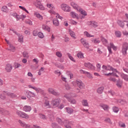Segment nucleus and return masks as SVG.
<instances>
[{
  "label": "nucleus",
  "instance_id": "obj_1",
  "mask_svg": "<svg viewBox=\"0 0 128 128\" xmlns=\"http://www.w3.org/2000/svg\"><path fill=\"white\" fill-rule=\"evenodd\" d=\"M56 120L58 122L59 124H60L61 126H64L65 128H66L68 126H70V124H74V122L72 121H68L67 120H64V122H62V120L60 118H57Z\"/></svg>",
  "mask_w": 128,
  "mask_h": 128
},
{
  "label": "nucleus",
  "instance_id": "obj_2",
  "mask_svg": "<svg viewBox=\"0 0 128 128\" xmlns=\"http://www.w3.org/2000/svg\"><path fill=\"white\" fill-rule=\"evenodd\" d=\"M29 88H32L33 90H34L37 92V94H38V92H40L42 94H44V90H42V88H36V86H32V85H28Z\"/></svg>",
  "mask_w": 128,
  "mask_h": 128
},
{
  "label": "nucleus",
  "instance_id": "obj_3",
  "mask_svg": "<svg viewBox=\"0 0 128 128\" xmlns=\"http://www.w3.org/2000/svg\"><path fill=\"white\" fill-rule=\"evenodd\" d=\"M42 0H36V2L34 4V6L37 8H40L41 10H44V7L42 4Z\"/></svg>",
  "mask_w": 128,
  "mask_h": 128
},
{
  "label": "nucleus",
  "instance_id": "obj_4",
  "mask_svg": "<svg viewBox=\"0 0 128 128\" xmlns=\"http://www.w3.org/2000/svg\"><path fill=\"white\" fill-rule=\"evenodd\" d=\"M61 8L64 10V12H70V7L68 6V5L64 4H61Z\"/></svg>",
  "mask_w": 128,
  "mask_h": 128
},
{
  "label": "nucleus",
  "instance_id": "obj_5",
  "mask_svg": "<svg viewBox=\"0 0 128 128\" xmlns=\"http://www.w3.org/2000/svg\"><path fill=\"white\" fill-rule=\"evenodd\" d=\"M16 114L18 116H20V118H28L29 116L28 115L22 111L18 110L16 112Z\"/></svg>",
  "mask_w": 128,
  "mask_h": 128
},
{
  "label": "nucleus",
  "instance_id": "obj_6",
  "mask_svg": "<svg viewBox=\"0 0 128 128\" xmlns=\"http://www.w3.org/2000/svg\"><path fill=\"white\" fill-rule=\"evenodd\" d=\"M48 92L51 94H53L54 96H60V92L56 91V90H54L52 88H48Z\"/></svg>",
  "mask_w": 128,
  "mask_h": 128
},
{
  "label": "nucleus",
  "instance_id": "obj_7",
  "mask_svg": "<svg viewBox=\"0 0 128 128\" xmlns=\"http://www.w3.org/2000/svg\"><path fill=\"white\" fill-rule=\"evenodd\" d=\"M128 50V44L126 42H125L124 44L122 47V54H124V56H126V50Z\"/></svg>",
  "mask_w": 128,
  "mask_h": 128
},
{
  "label": "nucleus",
  "instance_id": "obj_8",
  "mask_svg": "<svg viewBox=\"0 0 128 128\" xmlns=\"http://www.w3.org/2000/svg\"><path fill=\"white\" fill-rule=\"evenodd\" d=\"M84 66L86 68H87L89 70H96V66H94V65L90 62H86L84 64Z\"/></svg>",
  "mask_w": 128,
  "mask_h": 128
},
{
  "label": "nucleus",
  "instance_id": "obj_9",
  "mask_svg": "<svg viewBox=\"0 0 128 128\" xmlns=\"http://www.w3.org/2000/svg\"><path fill=\"white\" fill-rule=\"evenodd\" d=\"M60 104V99H54L52 101L51 104L54 106H58Z\"/></svg>",
  "mask_w": 128,
  "mask_h": 128
},
{
  "label": "nucleus",
  "instance_id": "obj_10",
  "mask_svg": "<svg viewBox=\"0 0 128 128\" xmlns=\"http://www.w3.org/2000/svg\"><path fill=\"white\" fill-rule=\"evenodd\" d=\"M76 84H77L78 88H80V90H84V82H82V80H76Z\"/></svg>",
  "mask_w": 128,
  "mask_h": 128
},
{
  "label": "nucleus",
  "instance_id": "obj_11",
  "mask_svg": "<svg viewBox=\"0 0 128 128\" xmlns=\"http://www.w3.org/2000/svg\"><path fill=\"white\" fill-rule=\"evenodd\" d=\"M80 41L82 44H83L84 46V48H86L87 49L90 48V45L88 42V41H86V40L82 38Z\"/></svg>",
  "mask_w": 128,
  "mask_h": 128
},
{
  "label": "nucleus",
  "instance_id": "obj_12",
  "mask_svg": "<svg viewBox=\"0 0 128 128\" xmlns=\"http://www.w3.org/2000/svg\"><path fill=\"white\" fill-rule=\"evenodd\" d=\"M102 68L105 70H112L114 71V68H112L110 65H108L107 66L103 65L102 66Z\"/></svg>",
  "mask_w": 128,
  "mask_h": 128
},
{
  "label": "nucleus",
  "instance_id": "obj_13",
  "mask_svg": "<svg viewBox=\"0 0 128 128\" xmlns=\"http://www.w3.org/2000/svg\"><path fill=\"white\" fill-rule=\"evenodd\" d=\"M4 92L8 96H10V98H16V95L14 93H12L10 92L4 91Z\"/></svg>",
  "mask_w": 128,
  "mask_h": 128
},
{
  "label": "nucleus",
  "instance_id": "obj_14",
  "mask_svg": "<svg viewBox=\"0 0 128 128\" xmlns=\"http://www.w3.org/2000/svg\"><path fill=\"white\" fill-rule=\"evenodd\" d=\"M18 122L20 124L21 126H23V128H30V126L29 124H26L24 122H22L21 120H18Z\"/></svg>",
  "mask_w": 128,
  "mask_h": 128
},
{
  "label": "nucleus",
  "instance_id": "obj_15",
  "mask_svg": "<svg viewBox=\"0 0 128 128\" xmlns=\"http://www.w3.org/2000/svg\"><path fill=\"white\" fill-rule=\"evenodd\" d=\"M12 70V66L10 64H7L6 66V70L8 72H10Z\"/></svg>",
  "mask_w": 128,
  "mask_h": 128
},
{
  "label": "nucleus",
  "instance_id": "obj_16",
  "mask_svg": "<svg viewBox=\"0 0 128 128\" xmlns=\"http://www.w3.org/2000/svg\"><path fill=\"white\" fill-rule=\"evenodd\" d=\"M70 5L75 10H80V6H78V4H76V2H72L70 3Z\"/></svg>",
  "mask_w": 128,
  "mask_h": 128
},
{
  "label": "nucleus",
  "instance_id": "obj_17",
  "mask_svg": "<svg viewBox=\"0 0 128 128\" xmlns=\"http://www.w3.org/2000/svg\"><path fill=\"white\" fill-rule=\"evenodd\" d=\"M116 86H117L118 88H122V80L120 79L118 80L116 82Z\"/></svg>",
  "mask_w": 128,
  "mask_h": 128
},
{
  "label": "nucleus",
  "instance_id": "obj_18",
  "mask_svg": "<svg viewBox=\"0 0 128 128\" xmlns=\"http://www.w3.org/2000/svg\"><path fill=\"white\" fill-rule=\"evenodd\" d=\"M126 22V21L124 20V22L120 20H118L117 22L120 28H124V22Z\"/></svg>",
  "mask_w": 128,
  "mask_h": 128
},
{
  "label": "nucleus",
  "instance_id": "obj_19",
  "mask_svg": "<svg viewBox=\"0 0 128 128\" xmlns=\"http://www.w3.org/2000/svg\"><path fill=\"white\" fill-rule=\"evenodd\" d=\"M42 30H47L48 32H50V28L48 27L46 24H42Z\"/></svg>",
  "mask_w": 128,
  "mask_h": 128
},
{
  "label": "nucleus",
  "instance_id": "obj_20",
  "mask_svg": "<svg viewBox=\"0 0 128 128\" xmlns=\"http://www.w3.org/2000/svg\"><path fill=\"white\" fill-rule=\"evenodd\" d=\"M23 110L24 112H30V110H32V108L29 106H25Z\"/></svg>",
  "mask_w": 128,
  "mask_h": 128
},
{
  "label": "nucleus",
  "instance_id": "obj_21",
  "mask_svg": "<svg viewBox=\"0 0 128 128\" xmlns=\"http://www.w3.org/2000/svg\"><path fill=\"white\" fill-rule=\"evenodd\" d=\"M26 94L30 96V98H36V94L30 91H26Z\"/></svg>",
  "mask_w": 128,
  "mask_h": 128
},
{
  "label": "nucleus",
  "instance_id": "obj_22",
  "mask_svg": "<svg viewBox=\"0 0 128 128\" xmlns=\"http://www.w3.org/2000/svg\"><path fill=\"white\" fill-rule=\"evenodd\" d=\"M71 16L72 18H77V20H80V18L78 16L76 12H70Z\"/></svg>",
  "mask_w": 128,
  "mask_h": 128
},
{
  "label": "nucleus",
  "instance_id": "obj_23",
  "mask_svg": "<svg viewBox=\"0 0 128 128\" xmlns=\"http://www.w3.org/2000/svg\"><path fill=\"white\" fill-rule=\"evenodd\" d=\"M66 112H68L70 114H72V112H74V110H72V108L66 107Z\"/></svg>",
  "mask_w": 128,
  "mask_h": 128
},
{
  "label": "nucleus",
  "instance_id": "obj_24",
  "mask_svg": "<svg viewBox=\"0 0 128 128\" xmlns=\"http://www.w3.org/2000/svg\"><path fill=\"white\" fill-rule=\"evenodd\" d=\"M90 24L91 26H92L94 28H98V22L94 21H90Z\"/></svg>",
  "mask_w": 128,
  "mask_h": 128
},
{
  "label": "nucleus",
  "instance_id": "obj_25",
  "mask_svg": "<svg viewBox=\"0 0 128 128\" xmlns=\"http://www.w3.org/2000/svg\"><path fill=\"white\" fill-rule=\"evenodd\" d=\"M121 77L122 78H124V80H126V82H128V76L122 73V74H121Z\"/></svg>",
  "mask_w": 128,
  "mask_h": 128
},
{
  "label": "nucleus",
  "instance_id": "obj_26",
  "mask_svg": "<svg viewBox=\"0 0 128 128\" xmlns=\"http://www.w3.org/2000/svg\"><path fill=\"white\" fill-rule=\"evenodd\" d=\"M104 86H101L97 89V92L100 94L102 92H104Z\"/></svg>",
  "mask_w": 128,
  "mask_h": 128
},
{
  "label": "nucleus",
  "instance_id": "obj_27",
  "mask_svg": "<svg viewBox=\"0 0 128 128\" xmlns=\"http://www.w3.org/2000/svg\"><path fill=\"white\" fill-rule=\"evenodd\" d=\"M0 112H2V114H10V112L4 108H1V110H0Z\"/></svg>",
  "mask_w": 128,
  "mask_h": 128
},
{
  "label": "nucleus",
  "instance_id": "obj_28",
  "mask_svg": "<svg viewBox=\"0 0 128 128\" xmlns=\"http://www.w3.org/2000/svg\"><path fill=\"white\" fill-rule=\"evenodd\" d=\"M69 34L70 36L74 38V40H76V34H74V32L72 30H69Z\"/></svg>",
  "mask_w": 128,
  "mask_h": 128
},
{
  "label": "nucleus",
  "instance_id": "obj_29",
  "mask_svg": "<svg viewBox=\"0 0 128 128\" xmlns=\"http://www.w3.org/2000/svg\"><path fill=\"white\" fill-rule=\"evenodd\" d=\"M82 104L84 106H88V100H82Z\"/></svg>",
  "mask_w": 128,
  "mask_h": 128
},
{
  "label": "nucleus",
  "instance_id": "obj_30",
  "mask_svg": "<svg viewBox=\"0 0 128 128\" xmlns=\"http://www.w3.org/2000/svg\"><path fill=\"white\" fill-rule=\"evenodd\" d=\"M53 24L56 26H58V18H54L53 20Z\"/></svg>",
  "mask_w": 128,
  "mask_h": 128
},
{
  "label": "nucleus",
  "instance_id": "obj_31",
  "mask_svg": "<svg viewBox=\"0 0 128 128\" xmlns=\"http://www.w3.org/2000/svg\"><path fill=\"white\" fill-rule=\"evenodd\" d=\"M78 12H80V14H83L84 16H86L87 15L86 13V11L80 8V9L78 10Z\"/></svg>",
  "mask_w": 128,
  "mask_h": 128
},
{
  "label": "nucleus",
  "instance_id": "obj_32",
  "mask_svg": "<svg viewBox=\"0 0 128 128\" xmlns=\"http://www.w3.org/2000/svg\"><path fill=\"white\" fill-rule=\"evenodd\" d=\"M100 40L102 42H103L104 44H108V40L104 38L101 36Z\"/></svg>",
  "mask_w": 128,
  "mask_h": 128
},
{
  "label": "nucleus",
  "instance_id": "obj_33",
  "mask_svg": "<svg viewBox=\"0 0 128 128\" xmlns=\"http://www.w3.org/2000/svg\"><path fill=\"white\" fill-rule=\"evenodd\" d=\"M64 98H66V100H68V101H69L72 98V96H70V95L68 94H65L64 95Z\"/></svg>",
  "mask_w": 128,
  "mask_h": 128
},
{
  "label": "nucleus",
  "instance_id": "obj_34",
  "mask_svg": "<svg viewBox=\"0 0 128 128\" xmlns=\"http://www.w3.org/2000/svg\"><path fill=\"white\" fill-rule=\"evenodd\" d=\"M3 92H4V91H3ZM4 92L0 94V98L1 100H6V97L5 96L6 94Z\"/></svg>",
  "mask_w": 128,
  "mask_h": 128
},
{
  "label": "nucleus",
  "instance_id": "obj_35",
  "mask_svg": "<svg viewBox=\"0 0 128 128\" xmlns=\"http://www.w3.org/2000/svg\"><path fill=\"white\" fill-rule=\"evenodd\" d=\"M2 12H8V7L6 6H4L2 8Z\"/></svg>",
  "mask_w": 128,
  "mask_h": 128
},
{
  "label": "nucleus",
  "instance_id": "obj_36",
  "mask_svg": "<svg viewBox=\"0 0 128 128\" xmlns=\"http://www.w3.org/2000/svg\"><path fill=\"white\" fill-rule=\"evenodd\" d=\"M84 34L87 36V38H94V36H90V34L88 33V32L86 31L84 32Z\"/></svg>",
  "mask_w": 128,
  "mask_h": 128
},
{
  "label": "nucleus",
  "instance_id": "obj_37",
  "mask_svg": "<svg viewBox=\"0 0 128 128\" xmlns=\"http://www.w3.org/2000/svg\"><path fill=\"white\" fill-rule=\"evenodd\" d=\"M34 16H36L38 18H40V20H42V16L38 12H35Z\"/></svg>",
  "mask_w": 128,
  "mask_h": 128
},
{
  "label": "nucleus",
  "instance_id": "obj_38",
  "mask_svg": "<svg viewBox=\"0 0 128 128\" xmlns=\"http://www.w3.org/2000/svg\"><path fill=\"white\" fill-rule=\"evenodd\" d=\"M115 34L116 38H120V36H122V32L120 31H116L115 32Z\"/></svg>",
  "mask_w": 128,
  "mask_h": 128
},
{
  "label": "nucleus",
  "instance_id": "obj_39",
  "mask_svg": "<svg viewBox=\"0 0 128 128\" xmlns=\"http://www.w3.org/2000/svg\"><path fill=\"white\" fill-rule=\"evenodd\" d=\"M77 56L78 58H84V54L82 52H79L77 54Z\"/></svg>",
  "mask_w": 128,
  "mask_h": 128
},
{
  "label": "nucleus",
  "instance_id": "obj_40",
  "mask_svg": "<svg viewBox=\"0 0 128 128\" xmlns=\"http://www.w3.org/2000/svg\"><path fill=\"white\" fill-rule=\"evenodd\" d=\"M68 102H70V104H76V101L74 98H71Z\"/></svg>",
  "mask_w": 128,
  "mask_h": 128
},
{
  "label": "nucleus",
  "instance_id": "obj_41",
  "mask_svg": "<svg viewBox=\"0 0 128 128\" xmlns=\"http://www.w3.org/2000/svg\"><path fill=\"white\" fill-rule=\"evenodd\" d=\"M22 66V64L18 63V62H15L14 64V68H20Z\"/></svg>",
  "mask_w": 128,
  "mask_h": 128
},
{
  "label": "nucleus",
  "instance_id": "obj_42",
  "mask_svg": "<svg viewBox=\"0 0 128 128\" xmlns=\"http://www.w3.org/2000/svg\"><path fill=\"white\" fill-rule=\"evenodd\" d=\"M18 36V42H24V36H22V35L20 34L19 36Z\"/></svg>",
  "mask_w": 128,
  "mask_h": 128
},
{
  "label": "nucleus",
  "instance_id": "obj_43",
  "mask_svg": "<svg viewBox=\"0 0 128 128\" xmlns=\"http://www.w3.org/2000/svg\"><path fill=\"white\" fill-rule=\"evenodd\" d=\"M44 106H48V108H50V101H48V100H46L45 102L44 103Z\"/></svg>",
  "mask_w": 128,
  "mask_h": 128
},
{
  "label": "nucleus",
  "instance_id": "obj_44",
  "mask_svg": "<svg viewBox=\"0 0 128 128\" xmlns=\"http://www.w3.org/2000/svg\"><path fill=\"white\" fill-rule=\"evenodd\" d=\"M22 56H23L24 58H28L29 56H28V52H23Z\"/></svg>",
  "mask_w": 128,
  "mask_h": 128
},
{
  "label": "nucleus",
  "instance_id": "obj_45",
  "mask_svg": "<svg viewBox=\"0 0 128 128\" xmlns=\"http://www.w3.org/2000/svg\"><path fill=\"white\" fill-rule=\"evenodd\" d=\"M39 116H40V118H42V120H46L48 118L46 116V115L44 114H40Z\"/></svg>",
  "mask_w": 128,
  "mask_h": 128
},
{
  "label": "nucleus",
  "instance_id": "obj_46",
  "mask_svg": "<svg viewBox=\"0 0 128 128\" xmlns=\"http://www.w3.org/2000/svg\"><path fill=\"white\" fill-rule=\"evenodd\" d=\"M67 54H68V56L69 58H70V60H72V62H76V60H74V57H72V56L70 55V54L69 53H68Z\"/></svg>",
  "mask_w": 128,
  "mask_h": 128
},
{
  "label": "nucleus",
  "instance_id": "obj_47",
  "mask_svg": "<svg viewBox=\"0 0 128 128\" xmlns=\"http://www.w3.org/2000/svg\"><path fill=\"white\" fill-rule=\"evenodd\" d=\"M38 38H44V34H42V32H38Z\"/></svg>",
  "mask_w": 128,
  "mask_h": 128
},
{
  "label": "nucleus",
  "instance_id": "obj_48",
  "mask_svg": "<svg viewBox=\"0 0 128 128\" xmlns=\"http://www.w3.org/2000/svg\"><path fill=\"white\" fill-rule=\"evenodd\" d=\"M13 16H16L17 20H20V19L22 18L20 17V16L16 14V13H14Z\"/></svg>",
  "mask_w": 128,
  "mask_h": 128
},
{
  "label": "nucleus",
  "instance_id": "obj_49",
  "mask_svg": "<svg viewBox=\"0 0 128 128\" xmlns=\"http://www.w3.org/2000/svg\"><path fill=\"white\" fill-rule=\"evenodd\" d=\"M56 56L58 58H62V54L60 52H56Z\"/></svg>",
  "mask_w": 128,
  "mask_h": 128
},
{
  "label": "nucleus",
  "instance_id": "obj_50",
  "mask_svg": "<svg viewBox=\"0 0 128 128\" xmlns=\"http://www.w3.org/2000/svg\"><path fill=\"white\" fill-rule=\"evenodd\" d=\"M101 106L102 108L104 110H108V105L104 104V105H102Z\"/></svg>",
  "mask_w": 128,
  "mask_h": 128
},
{
  "label": "nucleus",
  "instance_id": "obj_51",
  "mask_svg": "<svg viewBox=\"0 0 128 128\" xmlns=\"http://www.w3.org/2000/svg\"><path fill=\"white\" fill-rule=\"evenodd\" d=\"M112 110L114 112H118V110H119L118 108L116 106H114V107H113Z\"/></svg>",
  "mask_w": 128,
  "mask_h": 128
},
{
  "label": "nucleus",
  "instance_id": "obj_52",
  "mask_svg": "<svg viewBox=\"0 0 128 128\" xmlns=\"http://www.w3.org/2000/svg\"><path fill=\"white\" fill-rule=\"evenodd\" d=\"M10 50H12V52H14L16 50V48L14 46H13L12 45L10 44Z\"/></svg>",
  "mask_w": 128,
  "mask_h": 128
},
{
  "label": "nucleus",
  "instance_id": "obj_53",
  "mask_svg": "<svg viewBox=\"0 0 128 128\" xmlns=\"http://www.w3.org/2000/svg\"><path fill=\"white\" fill-rule=\"evenodd\" d=\"M19 8L21 10H24V12H27V14H28V10H26V9L25 8L22 6H19Z\"/></svg>",
  "mask_w": 128,
  "mask_h": 128
},
{
  "label": "nucleus",
  "instance_id": "obj_54",
  "mask_svg": "<svg viewBox=\"0 0 128 128\" xmlns=\"http://www.w3.org/2000/svg\"><path fill=\"white\" fill-rule=\"evenodd\" d=\"M96 70L97 72H100V64H96Z\"/></svg>",
  "mask_w": 128,
  "mask_h": 128
},
{
  "label": "nucleus",
  "instance_id": "obj_55",
  "mask_svg": "<svg viewBox=\"0 0 128 128\" xmlns=\"http://www.w3.org/2000/svg\"><path fill=\"white\" fill-rule=\"evenodd\" d=\"M105 122H108V124H112V121L110 120V118H107L106 119Z\"/></svg>",
  "mask_w": 128,
  "mask_h": 128
},
{
  "label": "nucleus",
  "instance_id": "obj_56",
  "mask_svg": "<svg viewBox=\"0 0 128 128\" xmlns=\"http://www.w3.org/2000/svg\"><path fill=\"white\" fill-rule=\"evenodd\" d=\"M108 94H111V96H114V94H116V93L110 90L108 92Z\"/></svg>",
  "mask_w": 128,
  "mask_h": 128
},
{
  "label": "nucleus",
  "instance_id": "obj_57",
  "mask_svg": "<svg viewBox=\"0 0 128 128\" xmlns=\"http://www.w3.org/2000/svg\"><path fill=\"white\" fill-rule=\"evenodd\" d=\"M26 24H28L30 26H32V22L30 20H27L25 21Z\"/></svg>",
  "mask_w": 128,
  "mask_h": 128
},
{
  "label": "nucleus",
  "instance_id": "obj_58",
  "mask_svg": "<svg viewBox=\"0 0 128 128\" xmlns=\"http://www.w3.org/2000/svg\"><path fill=\"white\" fill-rule=\"evenodd\" d=\"M86 76H88V78H92V74H90L88 72H87V74H86Z\"/></svg>",
  "mask_w": 128,
  "mask_h": 128
},
{
  "label": "nucleus",
  "instance_id": "obj_59",
  "mask_svg": "<svg viewBox=\"0 0 128 128\" xmlns=\"http://www.w3.org/2000/svg\"><path fill=\"white\" fill-rule=\"evenodd\" d=\"M92 42H94V44H100V40H98L97 39H94Z\"/></svg>",
  "mask_w": 128,
  "mask_h": 128
},
{
  "label": "nucleus",
  "instance_id": "obj_60",
  "mask_svg": "<svg viewBox=\"0 0 128 128\" xmlns=\"http://www.w3.org/2000/svg\"><path fill=\"white\" fill-rule=\"evenodd\" d=\"M49 118H50V120H52V122H54V115H50Z\"/></svg>",
  "mask_w": 128,
  "mask_h": 128
},
{
  "label": "nucleus",
  "instance_id": "obj_61",
  "mask_svg": "<svg viewBox=\"0 0 128 128\" xmlns=\"http://www.w3.org/2000/svg\"><path fill=\"white\" fill-rule=\"evenodd\" d=\"M38 33V31L34 30L33 31V36H36Z\"/></svg>",
  "mask_w": 128,
  "mask_h": 128
},
{
  "label": "nucleus",
  "instance_id": "obj_62",
  "mask_svg": "<svg viewBox=\"0 0 128 128\" xmlns=\"http://www.w3.org/2000/svg\"><path fill=\"white\" fill-rule=\"evenodd\" d=\"M122 68H123V70H124V72H127V74H128V68H126L125 66H123Z\"/></svg>",
  "mask_w": 128,
  "mask_h": 128
},
{
  "label": "nucleus",
  "instance_id": "obj_63",
  "mask_svg": "<svg viewBox=\"0 0 128 128\" xmlns=\"http://www.w3.org/2000/svg\"><path fill=\"white\" fill-rule=\"evenodd\" d=\"M54 73L56 74H58V76H60V71L58 70L55 71Z\"/></svg>",
  "mask_w": 128,
  "mask_h": 128
},
{
  "label": "nucleus",
  "instance_id": "obj_64",
  "mask_svg": "<svg viewBox=\"0 0 128 128\" xmlns=\"http://www.w3.org/2000/svg\"><path fill=\"white\" fill-rule=\"evenodd\" d=\"M81 72H82L84 74H87L88 72L84 70H80Z\"/></svg>",
  "mask_w": 128,
  "mask_h": 128
}]
</instances>
